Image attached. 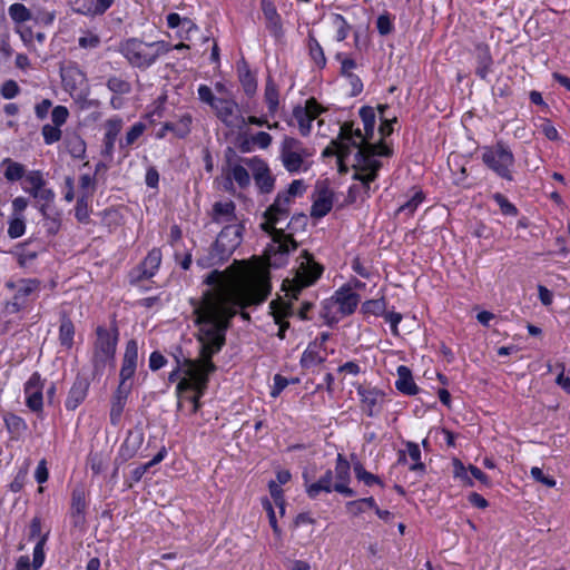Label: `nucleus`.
<instances>
[{
  "label": "nucleus",
  "mask_w": 570,
  "mask_h": 570,
  "mask_svg": "<svg viewBox=\"0 0 570 570\" xmlns=\"http://www.w3.org/2000/svg\"><path fill=\"white\" fill-rule=\"evenodd\" d=\"M205 283L210 288L203 294L200 301L193 303L196 324L199 328V357L190 360L176 355V367L168 376L169 382L180 381L183 377L189 376L186 371L187 362L194 364L197 370L205 367L204 352L205 347L210 345V340L203 336L205 324L213 325L212 336L217 340L222 338L223 347L229 321L239 309L263 303L271 291L268 274L259 268L242 267L224 272L213 271L206 276Z\"/></svg>",
  "instance_id": "obj_1"
},
{
  "label": "nucleus",
  "mask_w": 570,
  "mask_h": 570,
  "mask_svg": "<svg viewBox=\"0 0 570 570\" xmlns=\"http://www.w3.org/2000/svg\"><path fill=\"white\" fill-rule=\"evenodd\" d=\"M364 137L362 130L354 127L353 122L346 121L340 126V134L327 146L324 156H337L341 170L351 165L354 174L353 178L361 183V187L366 196L370 193V184L376 179L377 171L381 168V161L374 158L373 147H362Z\"/></svg>",
  "instance_id": "obj_2"
},
{
  "label": "nucleus",
  "mask_w": 570,
  "mask_h": 570,
  "mask_svg": "<svg viewBox=\"0 0 570 570\" xmlns=\"http://www.w3.org/2000/svg\"><path fill=\"white\" fill-rule=\"evenodd\" d=\"M289 206L288 195H277L263 215L261 228L271 236V243L265 249L269 266L279 267L286 262L287 255L297 248L294 233L297 227L304 228L307 224L305 215H295L286 223Z\"/></svg>",
  "instance_id": "obj_3"
},
{
  "label": "nucleus",
  "mask_w": 570,
  "mask_h": 570,
  "mask_svg": "<svg viewBox=\"0 0 570 570\" xmlns=\"http://www.w3.org/2000/svg\"><path fill=\"white\" fill-rule=\"evenodd\" d=\"M213 325L205 324L203 330V336L208 337L210 340V345L205 347V367L203 366L197 370L194 364L187 362V374L188 377H183L177 386L176 394L178 397L177 409H183L184 401H188L191 404L190 413H196L200 407V397L204 395L208 376L216 370L215 364L212 362V358L215 354H217L222 350V338H215L210 331L213 330Z\"/></svg>",
  "instance_id": "obj_4"
},
{
  "label": "nucleus",
  "mask_w": 570,
  "mask_h": 570,
  "mask_svg": "<svg viewBox=\"0 0 570 570\" xmlns=\"http://www.w3.org/2000/svg\"><path fill=\"white\" fill-rule=\"evenodd\" d=\"M170 50V45L163 40L145 42L138 38H129L119 45L122 57L131 67L138 69L149 68Z\"/></svg>",
  "instance_id": "obj_5"
},
{
  "label": "nucleus",
  "mask_w": 570,
  "mask_h": 570,
  "mask_svg": "<svg viewBox=\"0 0 570 570\" xmlns=\"http://www.w3.org/2000/svg\"><path fill=\"white\" fill-rule=\"evenodd\" d=\"M299 259V266L294 277L285 279L282 285L285 296L292 299H296L298 293L303 288L313 285L323 273V267L307 252H304Z\"/></svg>",
  "instance_id": "obj_6"
},
{
  "label": "nucleus",
  "mask_w": 570,
  "mask_h": 570,
  "mask_svg": "<svg viewBox=\"0 0 570 570\" xmlns=\"http://www.w3.org/2000/svg\"><path fill=\"white\" fill-rule=\"evenodd\" d=\"M97 338L94 344L91 365L92 377L100 376L105 370L114 364L116 346H117V330L109 331L102 326L97 327Z\"/></svg>",
  "instance_id": "obj_7"
},
{
  "label": "nucleus",
  "mask_w": 570,
  "mask_h": 570,
  "mask_svg": "<svg viewBox=\"0 0 570 570\" xmlns=\"http://www.w3.org/2000/svg\"><path fill=\"white\" fill-rule=\"evenodd\" d=\"M481 151L482 161L489 169L504 180H514L513 168L515 159L509 146L503 141H498L492 146H484Z\"/></svg>",
  "instance_id": "obj_8"
},
{
  "label": "nucleus",
  "mask_w": 570,
  "mask_h": 570,
  "mask_svg": "<svg viewBox=\"0 0 570 570\" xmlns=\"http://www.w3.org/2000/svg\"><path fill=\"white\" fill-rule=\"evenodd\" d=\"M360 303V296L351 287L338 288L333 296L323 302L322 316L327 324L338 322L342 317L351 315Z\"/></svg>",
  "instance_id": "obj_9"
},
{
  "label": "nucleus",
  "mask_w": 570,
  "mask_h": 570,
  "mask_svg": "<svg viewBox=\"0 0 570 570\" xmlns=\"http://www.w3.org/2000/svg\"><path fill=\"white\" fill-rule=\"evenodd\" d=\"M312 154L297 138L285 136L279 146V159L291 174L307 171Z\"/></svg>",
  "instance_id": "obj_10"
},
{
  "label": "nucleus",
  "mask_w": 570,
  "mask_h": 570,
  "mask_svg": "<svg viewBox=\"0 0 570 570\" xmlns=\"http://www.w3.org/2000/svg\"><path fill=\"white\" fill-rule=\"evenodd\" d=\"M244 230V224L224 226L213 246L212 257L218 262L227 259L242 244Z\"/></svg>",
  "instance_id": "obj_11"
},
{
  "label": "nucleus",
  "mask_w": 570,
  "mask_h": 570,
  "mask_svg": "<svg viewBox=\"0 0 570 570\" xmlns=\"http://www.w3.org/2000/svg\"><path fill=\"white\" fill-rule=\"evenodd\" d=\"M323 108L314 98L306 100L305 106H295L289 126H297L299 134L306 137L311 134L313 121L321 115Z\"/></svg>",
  "instance_id": "obj_12"
},
{
  "label": "nucleus",
  "mask_w": 570,
  "mask_h": 570,
  "mask_svg": "<svg viewBox=\"0 0 570 570\" xmlns=\"http://www.w3.org/2000/svg\"><path fill=\"white\" fill-rule=\"evenodd\" d=\"M358 114L364 126V132H362V136L364 137V142L362 147H373L375 150L373 153L374 158H376V156H390L392 154V150L387 145L383 142H380L377 145L368 142V139H371L373 136L375 126V114L373 108L364 106L360 109Z\"/></svg>",
  "instance_id": "obj_13"
},
{
  "label": "nucleus",
  "mask_w": 570,
  "mask_h": 570,
  "mask_svg": "<svg viewBox=\"0 0 570 570\" xmlns=\"http://www.w3.org/2000/svg\"><path fill=\"white\" fill-rule=\"evenodd\" d=\"M243 161L252 171L261 191L271 193L274 188V178L271 175L267 164L258 157L244 158Z\"/></svg>",
  "instance_id": "obj_14"
},
{
  "label": "nucleus",
  "mask_w": 570,
  "mask_h": 570,
  "mask_svg": "<svg viewBox=\"0 0 570 570\" xmlns=\"http://www.w3.org/2000/svg\"><path fill=\"white\" fill-rule=\"evenodd\" d=\"M237 105L233 100L220 99L215 104L213 109L216 116L230 128L242 129L246 125L243 116L236 112Z\"/></svg>",
  "instance_id": "obj_15"
},
{
  "label": "nucleus",
  "mask_w": 570,
  "mask_h": 570,
  "mask_svg": "<svg viewBox=\"0 0 570 570\" xmlns=\"http://www.w3.org/2000/svg\"><path fill=\"white\" fill-rule=\"evenodd\" d=\"M357 394L361 397L362 410L367 416L377 415L385 402V393L379 389L358 387Z\"/></svg>",
  "instance_id": "obj_16"
},
{
  "label": "nucleus",
  "mask_w": 570,
  "mask_h": 570,
  "mask_svg": "<svg viewBox=\"0 0 570 570\" xmlns=\"http://www.w3.org/2000/svg\"><path fill=\"white\" fill-rule=\"evenodd\" d=\"M45 383L38 373H33L24 385L26 405L33 412H41L43 406Z\"/></svg>",
  "instance_id": "obj_17"
},
{
  "label": "nucleus",
  "mask_w": 570,
  "mask_h": 570,
  "mask_svg": "<svg viewBox=\"0 0 570 570\" xmlns=\"http://www.w3.org/2000/svg\"><path fill=\"white\" fill-rule=\"evenodd\" d=\"M138 363V344L135 340H130L126 344L122 365L120 368V387H129L127 382L135 375Z\"/></svg>",
  "instance_id": "obj_18"
},
{
  "label": "nucleus",
  "mask_w": 570,
  "mask_h": 570,
  "mask_svg": "<svg viewBox=\"0 0 570 570\" xmlns=\"http://www.w3.org/2000/svg\"><path fill=\"white\" fill-rule=\"evenodd\" d=\"M235 210L236 206L232 200L216 202L212 208V220L223 226L243 224V222L237 217Z\"/></svg>",
  "instance_id": "obj_19"
},
{
  "label": "nucleus",
  "mask_w": 570,
  "mask_h": 570,
  "mask_svg": "<svg viewBox=\"0 0 570 570\" xmlns=\"http://www.w3.org/2000/svg\"><path fill=\"white\" fill-rule=\"evenodd\" d=\"M7 286L14 291L12 305L18 311L27 303L28 297L39 289V282L37 279H19L16 283H8Z\"/></svg>",
  "instance_id": "obj_20"
},
{
  "label": "nucleus",
  "mask_w": 570,
  "mask_h": 570,
  "mask_svg": "<svg viewBox=\"0 0 570 570\" xmlns=\"http://www.w3.org/2000/svg\"><path fill=\"white\" fill-rule=\"evenodd\" d=\"M350 469L351 466L348 461L342 454H337L335 465L336 481L334 483V491L346 497H354L355 492L347 487L350 481Z\"/></svg>",
  "instance_id": "obj_21"
},
{
  "label": "nucleus",
  "mask_w": 570,
  "mask_h": 570,
  "mask_svg": "<svg viewBox=\"0 0 570 570\" xmlns=\"http://www.w3.org/2000/svg\"><path fill=\"white\" fill-rule=\"evenodd\" d=\"M60 73L65 89L71 95L87 82L86 73L75 63L61 68Z\"/></svg>",
  "instance_id": "obj_22"
},
{
  "label": "nucleus",
  "mask_w": 570,
  "mask_h": 570,
  "mask_svg": "<svg viewBox=\"0 0 570 570\" xmlns=\"http://www.w3.org/2000/svg\"><path fill=\"white\" fill-rule=\"evenodd\" d=\"M90 382L86 377L78 376L72 383L65 406L68 411H75L87 397Z\"/></svg>",
  "instance_id": "obj_23"
},
{
  "label": "nucleus",
  "mask_w": 570,
  "mask_h": 570,
  "mask_svg": "<svg viewBox=\"0 0 570 570\" xmlns=\"http://www.w3.org/2000/svg\"><path fill=\"white\" fill-rule=\"evenodd\" d=\"M272 315L275 320V323L278 324V333L277 336L283 340L285 338V332L289 326V323L285 321L286 317L293 315V306L291 302H285L282 299L272 301L269 304Z\"/></svg>",
  "instance_id": "obj_24"
},
{
  "label": "nucleus",
  "mask_w": 570,
  "mask_h": 570,
  "mask_svg": "<svg viewBox=\"0 0 570 570\" xmlns=\"http://www.w3.org/2000/svg\"><path fill=\"white\" fill-rule=\"evenodd\" d=\"M161 263V252L158 248H153L138 268L135 271V279L140 281L153 277Z\"/></svg>",
  "instance_id": "obj_25"
},
{
  "label": "nucleus",
  "mask_w": 570,
  "mask_h": 570,
  "mask_svg": "<svg viewBox=\"0 0 570 570\" xmlns=\"http://www.w3.org/2000/svg\"><path fill=\"white\" fill-rule=\"evenodd\" d=\"M249 168L242 163L228 161L227 167L225 169L226 179L228 185H232L235 181L238 187L246 188L250 184Z\"/></svg>",
  "instance_id": "obj_26"
},
{
  "label": "nucleus",
  "mask_w": 570,
  "mask_h": 570,
  "mask_svg": "<svg viewBox=\"0 0 570 570\" xmlns=\"http://www.w3.org/2000/svg\"><path fill=\"white\" fill-rule=\"evenodd\" d=\"M124 126V120L119 116H114L107 119L104 124L105 127V136H104V147L105 154L111 156L114 153L115 144L119 132L121 131Z\"/></svg>",
  "instance_id": "obj_27"
},
{
  "label": "nucleus",
  "mask_w": 570,
  "mask_h": 570,
  "mask_svg": "<svg viewBox=\"0 0 570 570\" xmlns=\"http://www.w3.org/2000/svg\"><path fill=\"white\" fill-rule=\"evenodd\" d=\"M70 2L76 12L86 16H97L106 12L114 3V0H71Z\"/></svg>",
  "instance_id": "obj_28"
},
{
  "label": "nucleus",
  "mask_w": 570,
  "mask_h": 570,
  "mask_svg": "<svg viewBox=\"0 0 570 570\" xmlns=\"http://www.w3.org/2000/svg\"><path fill=\"white\" fill-rule=\"evenodd\" d=\"M326 357L325 347H320L318 343H309L301 356V365L311 368L325 362Z\"/></svg>",
  "instance_id": "obj_29"
},
{
  "label": "nucleus",
  "mask_w": 570,
  "mask_h": 570,
  "mask_svg": "<svg viewBox=\"0 0 570 570\" xmlns=\"http://www.w3.org/2000/svg\"><path fill=\"white\" fill-rule=\"evenodd\" d=\"M333 207V193L327 188L318 189L315 200L312 205L311 214L313 217H324Z\"/></svg>",
  "instance_id": "obj_30"
},
{
  "label": "nucleus",
  "mask_w": 570,
  "mask_h": 570,
  "mask_svg": "<svg viewBox=\"0 0 570 570\" xmlns=\"http://www.w3.org/2000/svg\"><path fill=\"white\" fill-rule=\"evenodd\" d=\"M306 493L315 499L321 492L330 493L334 490L333 472L327 470L325 474L316 482L308 483L307 475L304 474Z\"/></svg>",
  "instance_id": "obj_31"
},
{
  "label": "nucleus",
  "mask_w": 570,
  "mask_h": 570,
  "mask_svg": "<svg viewBox=\"0 0 570 570\" xmlns=\"http://www.w3.org/2000/svg\"><path fill=\"white\" fill-rule=\"evenodd\" d=\"M396 373L395 387L403 394L415 395L419 392V387L413 380L411 370L405 365H400Z\"/></svg>",
  "instance_id": "obj_32"
},
{
  "label": "nucleus",
  "mask_w": 570,
  "mask_h": 570,
  "mask_svg": "<svg viewBox=\"0 0 570 570\" xmlns=\"http://www.w3.org/2000/svg\"><path fill=\"white\" fill-rule=\"evenodd\" d=\"M63 145L68 154L76 159H82L86 154V142L80 135L76 132L67 134Z\"/></svg>",
  "instance_id": "obj_33"
},
{
  "label": "nucleus",
  "mask_w": 570,
  "mask_h": 570,
  "mask_svg": "<svg viewBox=\"0 0 570 570\" xmlns=\"http://www.w3.org/2000/svg\"><path fill=\"white\" fill-rule=\"evenodd\" d=\"M0 167L3 169V176L8 181H17L24 177L27 170L26 167L12 160L11 158H4Z\"/></svg>",
  "instance_id": "obj_34"
},
{
  "label": "nucleus",
  "mask_w": 570,
  "mask_h": 570,
  "mask_svg": "<svg viewBox=\"0 0 570 570\" xmlns=\"http://www.w3.org/2000/svg\"><path fill=\"white\" fill-rule=\"evenodd\" d=\"M128 391H129V387H120L119 386L117 390V393L112 397L111 409H110V421L114 425L118 424V422L120 421V417H121V414H122V411H124V407L126 404Z\"/></svg>",
  "instance_id": "obj_35"
},
{
  "label": "nucleus",
  "mask_w": 570,
  "mask_h": 570,
  "mask_svg": "<svg viewBox=\"0 0 570 570\" xmlns=\"http://www.w3.org/2000/svg\"><path fill=\"white\" fill-rule=\"evenodd\" d=\"M261 7L267 21V28L277 33L281 30V18L271 0H262Z\"/></svg>",
  "instance_id": "obj_36"
},
{
  "label": "nucleus",
  "mask_w": 570,
  "mask_h": 570,
  "mask_svg": "<svg viewBox=\"0 0 570 570\" xmlns=\"http://www.w3.org/2000/svg\"><path fill=\"white\" fill-rule=\"evenodd\" d=\"M475 51L478 60L476 75L485 79L492 66V57L485 46H478Z\"/></svg>",
  "instance_id": "obj_37"
},
{
  "label": "nucleus",
  "mask_w": 570,
  "mask_h": 570,
  "mask_svg": "<svg viewBox=\"0 0 570 570\" xmlns=\"http://www.w3.org/2000/svg\"><path fill=\"white\" fill-rule=\"evenodd\" d=\"M264 98L268 107V111L271 115H274L278 108V89L276 83L268 78L265 86Z\"/></svg>",
  "instance_id": "obj_38"
},
{
  "label": "nucleus",
  "mask_w": 570,
  "mask_h": 570,
  "mask_svg": "<svg viewBox=\"0 0 570 570\" xmlns=\"http://www.w3.org/2000/svg\"><path fill=\"white\" fill-rule=\"evenodd\" d=\"M75 327L69 318H63L59 327V342L61 346L70 350L73 344Z\"/></svg>",
  "instance_id": "obj_39"
},
{
  "label": "nucleus",
  "mask_w": 570,
  "mask_h": 570,
  "mask_svg": "<svg viewBox=\"0 0 570 570\" xmlns=\"http://www.w3.org/2000/svg\"><path fill=\"white\" fill-rule=\"evenodd\" d=\"M106 85L111 92L118 96L128 95L131 91L130 82L118 76L109 77Z\"/></svg>",
  "instance_id": "obj_40"
},
{
  "label": "nucleus",
  "mask_w": 570,
  "mask_h": 570,
  "mask_svg": "<svg viewBox=\"0 0 570 570\" xmlns=\"http://www.w3.org/2000/svg\"><path fill=\"white\" fill-rule=\"evenodd\" d=\"M11 20L16 23H23L31 19V11L22 3H13L8 8Z\"/></svg>",
  "instance_id": "obj_41"
},
{
  "label": "nucleus",
  "mask_w": 570,
  "mask_h": 570,
  "mask_svg": "<svg viewBox=\"0 0 570 570\" xmlns=\"http://www.w3.org/2000/svg\"><path fill=\"white\" fill-rule=\"evenodd\" d=\"M423 199L424 195L421 190L414 191L413 196L399 207L397 214H404L407 217L412 216Z\"/></svg>",
  "instance_id": "obj_42"
},
{
  "label": "nucleus",
  "mask_w": 570,
  "mask_h": 570,
  "mask_svg": "<svg viewBox=\"0 0 570 570\" xmlns=\"http://www.w3.org/2000/svg\"><path fill=\"white\" fill-rule=\"evenodd\" d=\"M146 130V126L142 122L134 124L130 129L126 132L125 139L120 140L119 145L121 148L129 147L136 142V140L142 136Z\"/></svg>",
  "instance_id": "obj_43"
},
{
  "label": "nucleus",
  "mask_w": 570,
  "mask_h": 570,
  "mask_svg": "<svg viewBox=\"0 0 570 570\" xmlns=\"http://www.w3.org/2000/svg\"><path fill=\"white\" fill-rule=\"evenodd\" d=\"M406 449L410 459L413 461V464L410 466V470L422 473L425 466L421 461V450L419 445L416 443L409 442L406 444Z\"/></svg>",
  "instance_id": "obj_44"
},
{
  "label": "nucleus",
  "mask_w": 570,
  "mask_h": 570,
  "mask_svg": "<svg viewBox=\"0 0 570 570\" xmlns=\"http://www.w3.org/2000/svg\"><path fill=\"white\" fill-rule=\"evenodd\" d=\"M332 23L336 30L335 39L337 41L345 40L350 32V24L347 23L345 18L341 14H334L332 18Z\"/></svg>",
  "instance_id": "obj_45"
},
{
  "label": "nucleus",
  "mask_w": 570,
  "mask_h": 570,
  "mask_svg": "<svg viewBox=\"0 0 570 570\" xmlns=\"http://www.w3.org/2000/svg\"><path fill=\"white\" fill-rule=\"evenodd\" d=\"M453 474L454 478L461 480L464 485L472 487L474 484L469 466H464L459 460L453 461Z\"/></svg>",
  "instance_id": "obj_46"
},
{
  "label": "nucleus",
  "mask_w": 570,
  "mask_h": 570,
  "mask_svg": "<svg viewBox=\"0 0 570 570\" xmlns=\"http://www.w3.org/2000/svg\"><path fill=\"white\" fill-rule=\"evenodd\" d=\"M75 216L80 223H88L90 209L88 197L86 195L78 197L75 208Z\"/></svg>",
  "instance_id": "obj_47"
},
{
  "label": "nucleus",
  "mask_w": 570,
  "mask_h": 570,
  "mask_svg": "<svg viewBox=\"0 0 570 570\" xmlns=\"http://www.w3.org/2000/svg\"><path fill=\"white\" fill-rule=\"evenodd\" d=\"M354 473L357 480L363 481L368 487H372L374 484L383 487V483L380 480V478L367 472L360 463L354 466Z\"/></svg>",
  "instance_id": "obj_48"
},
{
  "label": "nucleus",
  "mask_w": 570,
  "mask_h": 570,
  "mask_svg": "<svg viewBox=\"0 0 570 570\" xmlns=\"http://www.w3.org/2000/svg\"><path fill=\"white\" fill-rule=\"evenodd\" d=\"M100 37L92 31H83L78 39V45L82 49H96L100 46Z\"/></svg>",
  "instance_id": "obj_49"
},
{
  "label": "nucleus",
  "mask_w": 570,
  "mask_h": 570,
  "mask_svg": "<svg viewBox=\"0 0 570 570\" xmlns=\"http://www.w3.org/2000/svg\"><path fill=\"white\" fill-rule=\"evenodd\" d=\"M26 232V224L22 216H12L9 220L8 235L10 238H19Z\"/></svg>",
  "instance_id": "obj_50"
},
{
  "label": "nucleus",
  "mask_w": 570,
  "mask_h": 570,
  "mask_svg": "<svg viewBox=\"0 0 570 570\" xmlns=\"http://www.w3.org/2000/svg\"><path fill=\"white\" fill-rule=\"evenodd\" d=\"M41 134L46 145H52L61 139L60 127L47 124L42 126Z\"/></svg>",
  "instance_id": "obj_51"
},
{
  "label": "nucleus",
  "mask_w": 570,
  "mask_h": 570,
  "mask_svg": "<svg viewBox=\"0 0 570 570\" xmlns=\"http://www.w3.org/2000/svg\"><path fill=\"white\" fill-rule=\"evenodd\" d=\"M492 198L498 204V206L500 207L503 215L517 216V214H518L517 207L512 203H510L505 196H503L500 193H495V194H493Z\"/></svg>",
  "instance_id": "obj_52"
},
{
  "label": "nucleus",
  "mask_w": 570,
  "mask_h": 570,
  "mask_svg": "<svg viewBox=\"0 0 570 570\" xmlns=\"http://www.w3.org/2000/svg\"><path fill=\"white\" fill-rule=\"evenodd\" d=\"M46 537H41L33 548L32 570H39L45 562Z\"/></svg>",
  "instance_id": "obj_53"
},
{
  "label": "nucleus",
  "mask_w": 570,
  "mask_h": 570,
  "mask_svg": "<svg viewBox=\"0 0 570 570\" xmlns=\"http://www.w3.org/2000/svg\"><path fill=\"white\" fill-rule=\"evenodd\" d=\"M362 309L365 314L384 315L385 302L383 299H370L363 303Z\"/></svg>",
  "instance_id": "obj_54"
},
{
  "label": "nucleus",
  "mask_w": 570,
  "mask_h": 570,
  "mask_svg": "<svg viewBox=\"0 0 570 570\" xmlns=\"http://www.w3.org/2000/svg\"><path fill=\"white\" fill-rule=\"evenodd\" d=\"M239 80L247 96H253L257 89V82L250 71L246 70L239 75Z\"/></svg>",
  "instance_id": "obj_55"
},
{
  "label": "nucleus",
  "mask_w": 570,
  "mask_h": 570,
  "mask_svg": "<svg viewBox=\"0 0 570 570\" xmlns=\"http://www.w3.org/2000/svg\"><path fill=\"white\" fill-rule=\"evenodd\" d=\"M309 55L318 67H324L326 58L320 43L315 39L309 40Z\"/></svg>",
  "instance_id": "obj_56"
},
{
  "label": "nucleus",
  "mask_w": 570,
  "mask_h": 570,
  "mask_svg": "<svg viewBox=\"0 0 570 570\" xmlns=\"http://www.w3.org/2000/svg\"><path fill=\"white\" fill-rule=\"evenodd\" d=\"M86 509L85 493L81 489H75L71 499L72 513L81 514Z\"/></svg>",
  "instance_id": "obj_57"
},
{
  "label": "nucleus",
  "mask_w": 570,
  "mask_h": 570,
  "mask_svg": "<svg viewBox=\"0 0 570 570\" xmlns=\"http://www.w3.org/2000/svg\"><path fill=\"white\" fill-rule=\"evenodd\" d=\"M69 117V110L65 106H56L51 111L52 125L61 127Z\"/></svg>",
  "instance_id": "obj_58"
},
{
  "label": "nucleus",
  "mask_w": 570,
  "mask_h": 570,
  "mask_svg": "<svg viewBox=\"0 0 570 570\" xmlns=\"http://www.w3.org/2000/svg\"><path fill=\"white\" fill-rule=\"evenodd\" d=\"M36 199H38L39 202H41L42 204L40 205L39 207V210L40 213L43 215V216H47V207L49 204H51L55 199V193L52 189L50 188H46L42 189L36 197Z\"/></svg>",
  "instance_id": "obj_59"
},
{
  "label": "nucleus",
  "mask_w": 570,
  "mask_h": 570,
  "mask_svg": "<svg viewBox=\"0 0 570 570\" xmlns=\"http://www.w3.org/2000/svg\"><path fill=\"white\" fill-rule=\"evenodd\" d=\"M88 464L94 474H100L107 468V460L98 453L91 454Z\"/></svg>",
  "instance_id": "obj_60"
},
{
  "label": "nucleus",
  "mask_w": 570,
  "mask_h": 570,
  "mask_svg": "<svg viewBox=\"0 0 570 570\" xmlns=\"http://www.w3.org/2000/svg\"><path fill=\"white\" fill-rule=\"evenodd\" d=\"M191 121L193 118L190 115H184L177 122H175L174 126H176V136L180 138L187 136L190 131Z\"/></svg>",
  "instance_id": "obj_61"
},
{
  "label": "nucleus",
  "mask_w": 570,
  "mask_h": 570,
  "mask_svg": "<svg viewBox=\"0 0 570 570\" xmlns=\"http://www.w3.org/2000/svg\"><path fill=\"white\" fill-rule=\"evenodd\" d=\"M24 183L28 187H41L46 185L43 174L40 170H30L24 175Z\"/></svg>",
  "instance_id": "obj_62"
},
{
  "label": "nucleus",
  "mask_w": 570,
  "mask_h": 570,
  "mask_svg": "<svg viewBox=\"0 0 570 570\" xmlns=\"http://www.w3.org/2000/svg\"><path fill=\"white\" fill-rule=\"evenodd\" d=\"M272 140V136L266 131H258L250 137V142L261 149L268 148Z\"/></svg>",
  "instance_id": "obj_63"
},
{
  "label": "nucleus",
  "mask_w": 570,
  "mask_h": 570,
  "mask_svg": "<svg viewBox=\"0 0 570 570\" xmlns=\"http://www.w3.org/2000/svg\"><path fill=\"white\" fill-rule=\"evenodd\" d=\"M198 98L209 105L212 108L215 106V104L219 100V98H216L212 91V89L206 85H200L197 89Z\"/></svg>",
  "instance_id": "obj_64"
}]
</instances>
